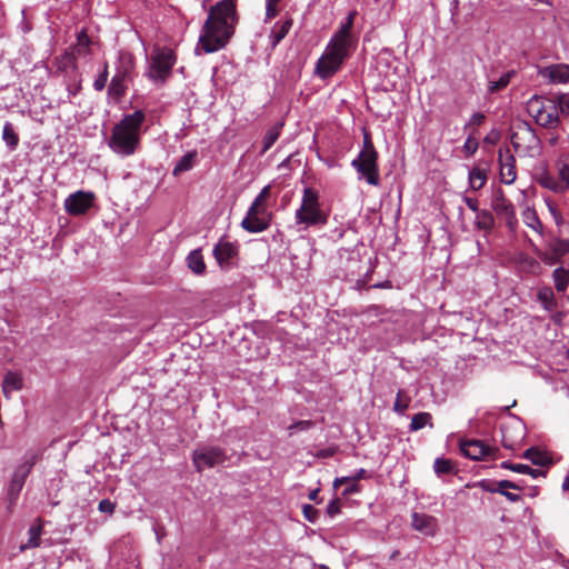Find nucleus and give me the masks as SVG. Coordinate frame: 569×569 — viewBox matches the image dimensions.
Masks as SVG:
<instances>
[{"instance_id":"obj_1","label":"nucleus","mask_w":569,"mask_h":569,"mask_svg":"<svg viewBox=\"0 0 569 569\" xmlns=\"http://www.w3.org/2000/svg\"><path fill=\"white\" fill-rule=\"evenodd\" d=\"M238 19L236 0H220L211 6L199 38L201 49L212 53L224 48L234 33Z\"/></svg>"},{"instance_id":"obj_2","label":"nucleus","mask_w":569,"mask_h":569,"mask_svg":"<svg viewBox=\"0 0 569 569\" xmlns=\"http://www.w3.org/2000/svg\"><path fill=\"white\" fill-rule=\"evenodd\" d=\"M142 110L127 114L117 123L109 141V147L122 156L133 154L140 142V129L144 121Z\"/></svg>"},{"instance_id":"obj_3","label":"nucleus","mask_w":569,"mask_h":569,"mask_svg":"<svg viewBox=\"0 0 569 569\" xmlns=\"http://www.w3.org/2000/svg\"><path fill=\"white\" fill-rule=\"evenodd\" d=\"M527 112L535 122L546 129H555L560 124L557 100L553 97L532 96L527 101Z\"/></svg>"},{"instance_id":"obj_4","label":"nucleus","mask_w":569,"mask_h":569,"mask_svg":"<svg viewBox=\"0 0 569 569\" xmlns=\"http://www.w3.org/2000/svg\"><path fill=\"white\" fill-rule=\"evenodd\" d=\"M297 223L325 226L328 214L320 209L319 194L312 188H305L300 208L296 211Z\"/></svg>"},{"instance_id":"obj_5","label":"nucleus","mask_w":569,"mask_h":569,"mask_svg":"<svg viewBox=\"0 0 569 569\" xmlns=\"http://www.w3.org/2000/svg\"><path fill=\"white\" fill-rule=\"evenodd\" d=\"M557 177L543 170L536 176L537 183L555 193L565 194L569 190V152H562L556 160Z\"/></svg>"},{"instance_id":"obj_6","label":"nucleus","mask_w":569,"mask_h":569,"mask_svg":"<svg viewBox=\"0 0 569 569\" xmlns=\"http://www.w3.org/2000/svg\"><path fill=\"white\" fill-rule=\"evenodd\" d=\"M348 56L349 48L330 40L325 53L317 62V74L322 79L332 77Z\"/></svg>"},{"instance_id":"obj_7","label":"nucleus","mask_w":569,"mask_h":569,"mask_svg":"<svg viewBox=\"0 0 569 569\" xmlns=\"http://www.w3.org/2000/svg\"><path fill=\"white\" fill-rule=\"evenodd\" d=\"M174 63L176 54L173 50L166 47L157 49L151 57L149 78L161 83L166 82L171 74Z\"/></svg>"},{"instance_id":"obj_8","label":"nucleus","mask_w":569,"mask_h":569,"mask_svg":"<svg viewBox=\"0 0 569 569\" xmlns=\"http://www.w3.org/2000/svg\"><path fill=\"white\" fill-rule=\"evenodd\" d=\"M491 209L497 218L505 221L507 228L513 232L518 227V219L513 203L506 197L501 188L495 190L491 198Z\"/></svg>"},{"instance_id":"obj_9","label":"nucleus","mask_w":569,"mask_h":569,"mask_svg":"<svg viewBox=\"0 0 569 569\" xmlns=\"http://www.w3.org/2000/svg\"><path fill=\"white\" fill-rule=\"evenodd\" d=\"M227 460L226 450L217 446H204L193 451L192 461L197 471L213 468Z\"/></svg>"},{"instance_id":"obj_10","label":"nucleus","mask_w":569,"mask_h":569,"mask_svg":"<svg viewBox=\"0 0 569 569\" xmlns=\"http://www.w3.org/2000/svg\"><path fill=\"white\" fill-rule=\"evenodd\" d=\"M351 166L366 178L369 184H379L378 152H360L358 158L352 160Z\"/></svg>"},{"instance_id":"obj_11","label":"nucleus","mask_w":569,"mask_h":569,"mask_svg":"<svg viewBox=\"0 0 569 569\" xmlns=\"http://www.w3.org/2000/svg\"><path fill=\"white\" fill-rule=\"evenodd\" d=\"M94 199L93 192L79 190L64 200V209L70 216H83L93 207Z\"/></svg>"},{"instance_id":"obj_12","label":"nucleus","mask_w":569,"mask_h":569,"mask_svg":"<svg viewBox=\"0 0 569 569\" xmlns=\"http://www.w3.org/2000/svg\"><path fill=\"white\" fill-rule=\"evenodd\" d=\"M460 450L463 456L472 460H495L497 458L496 453L499 451L498 448L490 447L482 440L477 439L461 441Z\"/></svg>"},{"instance_id":"obj_13","label":"nucleus","mask_w":569,"mask_h":569,"mask_svg":"<svg viewBox=\"0 0 569 569\" xmlns=\"http://www.w3.org/2000/svg\"><path fill=\"white\" fill-rule=\"evenodd\" d=\"M37 461V455H31L22 465H20L13 472L12 479L8 488V496L10 500H16L23 488L26 479L31 472Z\"/></svg>"},{"instance_id":"obj_14","label":"nucleus","mask_w":569,"mask_h":569,"mask_svg":"<svg viewBox=\"0 0 569 569\" xmlns=\"http://www.w3.org/2000/svg\"><path fill=\"white\" fill-rule=\"evenodd\" d=\"M548 250L537 252L539 258L549 266L559 263L569 253V239L555 238L547 244Z\"/></svg>"},{"instance_id":"obj_15","label":"nucleus","mask_w":569,"mask_h":569,"mask_svg":"<svg viewBox=\"0 0 569 569\" xmlns=\"http://www.w3.org/2000/svg\"><path fill=\"white\" fill-rule=\"evenodd\" d=\"M500 166V180L505 184H512L517 178L516 158L509 148H500L498 151Z\"/></svg>"},{"instance_id":"obj_16","label":"nucleus","mask_w":569,"mask_h":569,"mask_svg":"<svg viewBox=\"0 0 569 569\" xmlns=\"http://www.w3.org/2000/svg\"><path fill=\"white\" fill-rule=\"evenodd\" d=\"M270 224V216L268 212L266 214H262V211L256 209L252 211V208L250 207L247 216L241 222V227L252 233L264 231L269 228Z\"/></svg>"},{"instance_id":"obj_17","label":"nucleus","mask_w":569,"mask_h":569,"mask_svg":"<svg viewBox=\"0 0 569 569\" xmlns=\"http://www.w3.org/2000/svg\"><path fill=\"white\" fill-rule=\"evenodd\" d=\"M538 74L549 83H568L569 82V64L555 63L539 68Z\"/></svg>"},{"instance_id":"obj_18","label":"nucleus","mask_w":569,"mask_h":569,"mask_svg":"<svg viewBox=\"0 0 569 569\" xmlns=\"http://www.w3.org/2000/svg\"><path fill=\"white\" fill-rule=\"evenodd\" d=\"M237 254L238 247L229 241L220 240L213 248V256L221 268L229 267Z\"/></svg>"},{"instance_id":"obj_19","label":"nucleus","mask_w":569,"mask_h":569,"mask_svg":"<svg viewBox=\"0 0 569 569\" xmlns=\"http://www.w3.org/2000/svg\"><path fill=\"white\" fill-rule=\"evenodd\" d=\"M367 478H369L368 471L366 469L361 468L353 476L336 478L333 481V487L337 489L340 486H342L343 483L351 482L350 488H345L342 490V496L349 497L352 493L360 492L361 487L358 482H359V480L367 479Z\"/></svg>"},{"instance_id":"obj_20","label":"nucleus","mask_w":569,"mask_h":569,"mask_svg":"<svg viewBox=\"0 0 569 569\" xmlns=\"http://www.w3.org/2000/svg\"><path fill=\"white\" fill-rule=\"evenodd\" d=\"M357 16V11L349 12L345 23L340 27V29L335 33L331 41L342 44L346 48L351 47V29L353 27L355 18Z\"/></svg>"},{"instance_id":"obj_21","label":"nucleus","mask_w":569,"mask_h":569,"mask_svg":"<svg viewBox=\"0 0 569 569\" xmlns=\"http://www.w3.org/2000/svg\"><path fill=\"white\" fill-rule=\"evenodd\" d=\"M357 16V11L349 12L345 23L340 27V29L335 33L331 41L342 44L346 48L351 47V29L353 27L355 18Z\"/></svg>"},{"instance_id":"obj_22","label":"nucleus","mask_w":569,"mask_h":569,"mask_svg":"<svg viewBox=\"0 0 569 569\" xmlns=\"http://www.w3.org/2000/svg\"><path fill=\"white\" fill-rule=\"evenodd\" d=\"M411 525L417 531L431 536L436 531L437 520L432 516L415 512Z\"/></svg>"},{"instance_id":"obj_23","label":"nucleus","mask_w":569,"mask_h":569,"mask_svg":"<svg viewBox=\"0 0 569 569\" xmlns=\"http://www.w3.org/2000/svg\"><path fill=\"white\" fill-rule=\"evenodd\" d=\"M134 69V58L127 51H120L118 57V63L116 67V76L124 78L127 80L132 79V72Z\"/></svg>"},{"instance_id":"obj_24","label":"nucleus","mask_w":569,"mask_h":569,"mask_svg":"<svg viewBox=\"0 0 569 569\" xmlns=\"http://www.w3.org/2000/svg\"><path fill=\"white\" fill-rule=\"evenodd\" d=\"M477 486L486 492L500 493L503 489L521 490V487L510 480L495 481L490 479H482Z\"/></svg>"},{"instance_id":"obj_25","label":"nucleus","mask_w":569,"mask_h":569,"mask_svg":"<svg viewBox=\"0 0 569 569\" xmlns=\"http://www.w3.org/2000/svg\"><path fill=\"white\" fill-rule=\"evenodd\" d=\"M293 24V19L290 16H287L284 20L281 22H277L270 34L271 46L274 48L278 43L289 33L291 27Z\"/></svg>"},{"instance_id":"obj_26","label":"nucleus","mask_w":569,"mask_h":569,"mask_svg":"<svg viewBox=\"0 0 569 569\" xmlns=\"http://www.w3.org/2000/svg\"><path fill=\"white\" fill-rule=\"evenodd\" d=\"M522 220L523 223L532 229L533 231L538 232L540 236L543 234V224L541 220L538 217V213L535 208L527 207L522 211Z\"/></svg>"},{"instance_id":"obj_27","label":"nucleus","mask_w":569,"mask_h":569,"mask_svg":"<svg viewBox=\"0 0 569 569\" xmlns=\"http://www.w3.org/2000/svg\"><path fill=\"white\" fill-rule=\"evenodd\" d=\"M43 525L40 519L30 527L29 529V539L28 541L20 547L21 550H26L29 548H37L40 546L41 533H42Z\"/></svg>"},{"instance_id":"obj_28","label":"nucleus","mask_w":569,"mask_h":569,"mask_svg":"<svg viewBox=\"0 0 569 569\" xmlns=\"http://www.w3.org/2000/svg\"><path fill=\"white\" fill-rule=\"evenodd\" d=\"M522 457L530 460L535 466L546 467L551 465V460L548 458L547 453L539 450L537 447L528 448Z\"/></svg>"},{"instance_id":"obj_29","label":"nucleus","mask_w":569,"mask_h":569,"mask_svg":"<svg viewBox=\"0 0 569 569\" xmlns=\"http://www.w3.org/2000/svg\"><path fill=\"white\" fill-rule=\"evenodd\" d=\"M22 388V378L19 373L9 371L2 382V392L9 398L10 392Z\"/></svg>"},{"instance_id":"obj_30","label":"nucleus","mask_w":569,"mask_h":569,"mask_svg":"<svg viewBox=\"0 0 569 569\" xmlns=\"http://www.w3.org/2000/svg\"><path fill=\"white\" fill-rule=\"evenodd\" d=\"M91 40L86 30H81L77 36V42L69 50L74 52L76 57L90 53Z\"/></svg>"},{"instance_id":"obj_31","label":"nucleus","mask_w":569,"mask_h":569,"mask_svg":"<svg viewBox=\"0 0 569 569\" xmlns=\"http://www.w3.org/2000/svg\"><path fill=\"white\" fill-rule=\"evenodd\" d=\"M129 80H127L124 78H120L114 74L113 78L111 79V82L108 88L109 96H111L112 98H114L117 100L121 99L126 94V91H127L126 83Z\"/></svg>"},{"instance_id":"obj_32","label":"nucleus","mask_w":569,"mask_h":569,"mask_svg":"<svg viewBox=\"0 0 569 569\" xmlns=\"http://www.w3.org/2000/svg\"><path fill=\"white\" fill-rule=\"evenodd\" d=\"M188 267L196 274H202L206 271V263L200 250H192L187 258Z\"/></svg>"},{"instance_id":"obj_33","label":"nucleus","mask_w":569,"mask_h":569,"mask_svg":"<svg viewBox=\"0 0 569 569\" xmlns=\"http://www.w3.org/2000/svg\"><path fill=\"white\" fill-rule=\"evenodd\" d=\"M500 467L502 469H508V470H511L513 472H518V473H523V475H529L531 476L532 478H537L539 476H541L543 472L541 470H538V469H532L530 466L528 465H522V463H512L510 461H503L501 462Z\"/></svg>"},{"instance_id":"obj_34","label":"nucleus","mask_w":569,"mask_h":569,"mask_svg":"<svg viewBox=\"0 0 569 569\" xmlns=\"http://www.w3.org/2000/svg\"><path fill=\"white\" fill-rule=\"evenodd\" d=\"M487 182V172L479 167L472 168L469 172V184L475 191L480 190Z\"/></svg>"},{"instance_id":"obj_35","label":"nucleus","mask_w":569,"mask_h":569,"mask_svg":"<svg viewBox=\"0 0 569 569\" xmlns=\"http://www.w3.org/2000/svg\"><path fill=\"white\" fill-rule=\"evenodd\" d=\"M475 223L480 230L491 231L495 228V217L488 210H480L477 212Z\"/></svg>"},{"instance_id":"obj_36","label":"nucleus","mask_w":569,"mask_h":569,"mask_svg":"<svg viewBox=\"0 0 569 569\" xmlns=\"http://www.w3.org/2000/svg\"><path fill=\"white\" fill-rule=\"evenodd\" d=\"M555 288L558 292H565L569 283V269L559 267L552 273Z\"/></svg>"},{"instance_id":"obj_37","label":"nucleus","mask_w":569,"mask_h":569,"mask_svg":"<svg viewBox=\"0 0 569 569\" xmlns=\"http://www.w3.org/2000/svg\"><path fill=\"white\" fill-rule=\"evenodd\" d=\"M282 127H283V123L280 122V123H277L276 126H273L272 128H270L266 132L263 140H262L263 148L261 150V154L267 152L273 146V143L278 140V138L280 137Z\"/></svg>"},{"instance_id":"obj_38","label":"nucleus","mask_w":569,"mask_h":569,"mask_svg":"<svg viewBox=\"0 0 569 569\" xmlns=\"http://www.w3.org/2000/svg\"><path fill=\"white\" fill-rule=\"evenodd\" d=\"M426 426H429L431 428L433 427L432 416L429 412H419L412 417L411 423H410V430L418 431V430L425 428Z\"/></svg>"},{"instance_id":"obj_39","label":"nucleus","mask_w":569,"mask_h":569,"mask_svg":"<svg viewBox=\"0 0 569 569\" xmlns=\"http://www.w3.org/2000/svg\"><path fill=\"white\" fill-rule=\"evenodd\" d=\"M58 69L61 71L77 70V57L69 49L58 59Z\"/></svg>"},{"instance_id":"obj_40","label":"nucleus","mask_w":569,"mask_h":569,"mask_svg":"<svg viewBox=\"0 0 569 569\" xmlns=\"http://www.w3.org/2000/svg\"><path fill=\"white\" fill-rule=\"evenodd\" d=\"M2 139L10 149H16L19 144V136L10 122H6L2 130Z\"/></svg>"},{"instance_id":"obj_41","label":"nucleus","mask_w":569,"mask_h":569,"mask_svg":"<svg viewBox=\"0 0 569 569\" xmlns=\"http://www.w3.org/2000/svg\"><path fill=\"white\" fill-rule=\"evenodd\" d=\"M270 194H271V186L268 184L262 188L260 193L257 196V198L250 206L252 208V211L258 209V210L262 211V214H266V212H267L266 202L269 199Z\"/></svg>"},{"instance_id":"obj_42","label":"nucleus","mask_w":569,"mask_h":569,"mask_svg":"<svg viewBox=\"0 0 569 569\" xmlns=\"http://www.w3.org/2000/svg\"><path fill=\"white\" fill-rule=\"evenodd\" d=\"M515 76V71H508L503 73L497 81L489 82V92L495 93L503 90L511 81Z\"/></svg>"},{"instance_id":"obj_43","label":"nucleus","mask_w":569,"mask_h":569,"mask_svg":"<svg viewBox=\"0 0 569 569\" xmlns=\"http://www.w3.org/2000/svg\"><path fill=\"white\" fill-rule=\"evenodd\" d=\"M410 401L411 398L407 395V392L405 390H399L397 392L393 410L402 415L409 408Z\"/></svg>"},{"instance_id":"obj_44","label":"nucleus","mask_w":569,"mask_h":569,"mask_svg":"<svg viewBox=\"0 0 569 569\" xmlns=\"http://www.w3.org/2000/svg\"><path fill=\"white\" fill-rule=\"evenodd\" d=\"M455 465L450 459L437 458L435 461V471L438 475H449L453 472Z\"/></svg>"},{"instance_id":"obj_45","label":"nucleus","mask_w":569,"mask_h":569,"mask_svg":"<svg viewBox=\"0 0 569 569\" xmlns=\"http://www.w3.org/2000/svg\"><path fill=\"white\" fill-rule=\"evenodd\" d=\"M194 153L184 154L176 164L173 169V176H178L181 172L188 171L192 168Z\"/></svg>"},{"instance_id":"obj_46","label":"nucleus","mask_w":569,"mask_h":569,"mask_svg":"<svg viewBox=\"0 0 569 569\" xmlns=\"http://www.w3.org/2000/svg\"><path fill=\"white\" fill-rule=\"evenodd\" d=\"M555 100H557L558 114L569 117V94L558 93L555 96Z\"/></svg>"},{"instance_id":"obj_47","label":"nucleus","mask_w":569,"mask_h":569,"mask_svg":"<svg viewBox=\"0 0 569 569\" xmlns=\"http://www.w3.org/2000/svg\"><path fill=\"white\" fill-rule=\"evenodd\" d=\"M509 429L510 428L505 425L500 427V431H501V436H502L501 445L506 449L515 450L518 445V440L513 439L509 436Z\"/></svg>"},{"instance_id":"obj_48","label":"nucleus","mask_w":569,"mask_h":569,"mask_svg":"<svg viewBox=\"0 0 569 569\" xmlns=\"http://www.w3.org/2000/svg\"><path fill=\"white\" fill-rule=\"evenodd\" d=\"M281 0H266V18L264 22H268L277 17L278 14V4Z\"/></svg>"},{"instance_id":"obj_49","label":"nucleus","mask_w":569,"mask_h":569,"mask_svg":"<svg viewBox=\"0 0 569 569\" xmlns=\"http://www.w3.org/2000/svg\"><path fill=\"white\" fill-rule=\"evenodd\" d=\"M108 76H109L108 64L106 63L102 72L98 76V78L93 82V87L97 91H101L104 89L107 81H108Z\"/></svg>"},{"instance_id":"obj_50","label":"nucleus","mask_w":569,"mask_h":569,"mask_svg":"<svg viewBox=\"0 0 569 569\" xmlns=\"http://www.w3.org/2000/svg\"><path fill=\"white\" fill-rule=\"evenodd\" d=\"M313 427V422L311 420H300L291 426H289L290 435H293L295 431H306Z\"/></svg>"},{"instance_id":"obj_51","label":"nucleus","mask_w":569,"mask_h":569,"mask_svg":"<svg viewBox=\"0 0 569 569\" xmlns=\"http://www.w3.org/2000/svg\"><path fill=\"white\" fill-rule=\"evenodd\" d=\"M302 511H303V516L306 517L307 520H309L311 522H313L316 520L318 510L313 506L305 505Z\"/></svg>"},{"instance_id":"obj_52","label":"nucleus","mask_w":569,"mask_h":569,"mask_svg":"<svg viewBox=\"0 0 569 569\" xmlns=\"http://www.w3.org/2000/svg\"><path fill=\"white\" fill-rule=\"evenodd\" d=\"M463 149L467 154L472 156L478 149V141L472 138H468L463 144Z\"/></svg>"},{"instance_id":"obj_53","label":"nucleus","mask_w":569,"mask_h":569,"mask_svg":"<svg viewBox=\"0 0 569 569\" xmlns=\"http://www.w3.org/2000/svg\"><path fill=\"white\" fill-rule=\"evenodd\" d=\"M360 152H377L373 142L371 140V137L368 132L363 136V147Z\"/></svg>"},{"instance_id":"obj_54","label":"nucleus","mask_w":569,"mask_h":569,"mask_svg":"<svg viewBox=\"0 0 569 569\" xmlns=\"http://www.w3.org/2000/svg\"><path fill=\"white\" fill-rule=\"evenodd\" d=\"M114 503L111 502L109 499H102L100 502H99V506H98V509L101 511V512H107V513H112L113 510H114Z\"/></svg>"},{"instance_id":"obj_55","label":"nucleus","mask_w":569,"mask_h":569,"mask_svg":"<svg viewBox=\"0 0 569 569\" xmlns=\"http://www.w3.org/2000/svg\"><path fill=\"white\" fill-rule=\"evenodd\" d=\"M327 512L330 517H335L336 515H338L340 512L339 499H335L328 505Z\"/></svg>"},{"instance_id":"obj_56","label":"nucleus","mask_w":569,"mask_h":569,"mask_svg":"<svg viewBox=\"0 0 569 569\" xmlns=\"http://www.w3.org/2000/svg\"><path fill=\"white\" fill-rule=\"evenodd\" d=\"M337 451H338L337 447L325 448V449L319 450L316 453V457H318V458H329V457L335 456Z\"/></svg>"},{"instance_id":"obj_57","label":"nucleus","mask_w":569,"mask_h":569,"mask_svg":"<svg viewBox=\"0 0 569 569\" xmlns=\"http://www.w3.org/2000/svg\"><path fill=\"white\" fill-rule=\"evenodd\" d=\"M500 495L506 497L511 502H519L522 500V497L520 495L510 492L508 491V489L501 490Z\"/></svg>"},{"instance_id":"obj_58","label":"nucleus","mask_w":569,"mask_h":569,"mask_svg":"<svg viewBox=\"0 0 569 569\" xmlns=\"http://www.w3.org/2000/svg\"><path fill=\"white\" fill-rule=\"evenodd\" d=\"M465 202H466V204L468 206V208H469L470 210H472L473 212H476V213H477L478 211H480V210H479V202H478V200H477V199H475V198H466V199H465Z\"/></svg>"},{"instance_id":"obj_59","label":"nucleus","mask_w":569,"mask_h":569,"mask_svg":"<svg viewBox=\"0 0 569 569\" xmlns=\"http://www.w3.org/2000/svg\"><path fill=\"white\" fill-rule=\"evenodd\" d=\"M485 114L477 112L471 117V123L475 126H480L485 121Z\"/></svg>"},{"instance_id":"obj_60","label":"nucleus","mask_w":569,"mask_h":569,"mask_svg":"<svg viewBox=\"0 0 569 569\" xmlns=\"http://www.w3.org/2000/svg\"><path fill=\"white\" fill-rule=\"evenodd\" d=\"M547 206H548V209H549V212L551 213L552 218L560 213V211L558 210V208L556 207V204L551 201H547Z\"/></svg>"},{"instance_id":"obj_61","label":"nucleus","mask_w":569,"mask_h":569,"mask_svg":"<svg viewBox=\"0 0 569 569\" xmlns=\"http://www.w3.org/2000/svg\"><path fill=\"white\" fill-rule=\"evenodd\" d=\"M320 490L319 489H315L312 490L310 493H309V499L312 500V501H317V498H318V495H319Z\"/></svg>"},{"instance_id":"obj_62","label":"nucleus","mask_w":569,"mask_h":569,"mask_svg":"<svg viewBox=\"0 0 569 569\" xmlns=\"http://www.w3.org/2000/svg\"><path fill=\"white\" fill-rule=\"evenodd\" d=\"M553 220H555V223H556L557 226L562 224V222H563V217H562L561 212H560V213H558V214H556V216L553 217Z\"/></svg>"},{"instance_id":"obj_63","label":"nucleus","mask_w":569,"mask_h":569,"mask_svg":"<svg viewBox=\"0 0 569 569\" xmlns=\"http://www.w3.org/2000/svg\"><path fill=\"white\" fill-rule=\"evenodd\" d=\"M516 136H517L516 133H513L511 136V142H512V146L515 147V149L517 150L520 147V144L515 140Z\"/></svg>"},{"instance_id":"obj_64","label":"nucleus","mask_w":569,"mask_h":569,"mask_svg":"<svg viewBox=\"0 0 569 569\" xmlns=\"http://www.w3.org/2000/svg\"><path fill=\"white\" fill-rule=\"evenodd\" d=\"M563 490H569V478L562 485Z\"/></svg>"}]
</instances>
